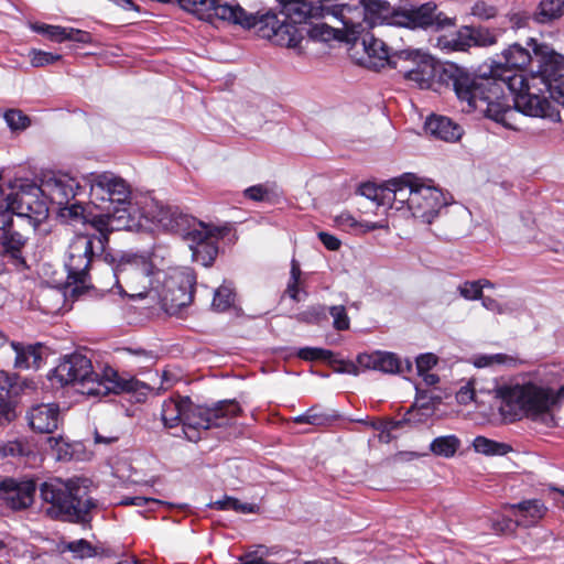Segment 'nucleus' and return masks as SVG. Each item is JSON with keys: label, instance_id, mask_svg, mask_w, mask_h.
<instances>
[{"label": "nucleus", "instance_id": "nucleus-1", "mask_svg": "<svg viewBox=\"0 0 564 564\" xmlns=\"http://www.w3.org/2000/svg\"><path fill=\"white\" fill-rule=\"evenodd\" d=\"M392 191L391 208L395 210L405 209L410 215L423 224H432L435 217L441 218L445 231L435 232L444 240H456L468 232H465L469 213L463 207L453 209L446 208V200L442 189L435 187L431 182L412 173L390 180Z\"/></svg>", "mask_w": 564, "mask_h": 564}, {"label": "nucleus", "instance_id": "nucleus-40", "mask_svg": "<svg viewBox=\"0 0 564 564\" xmlns=\"http://www.w3.org/2000/svg\"><path fill=\"white\" fill-rule=\"evenodd\" d=\"M14 378L6 371H0V414L7 416L11 411V390Z\"/></svg>", "mask_w": 564, "mask_h": 564}, {"label": "nucleus", "instance_id": "nucleus-10", "mask_svg": "<svg viewBox=\"0 0 564 564\" xmlns=\"http://www.w3.org/2000/svg\"><path fill=\"white\" fill-rule=\"evenodd\" d=\"M156 274V292L153 299L161 300L167 314L176 315L192 303L196 284V275L192 269L175 268Z\"/></svg>", "mask_w": 564, "mask_h": 564}, {"label": "nucleus", "instance_id": "nucleus-45", "mask_svg": "<svg viewBox=\"0 0 564 564\" xmlns=\"http://www.w3.org/2000/svg\"><path fill=\"white\" fill-rule=\"evenodd\" d=\"M297 356L303 360H325L328 364L336 361L334 352L323 348L304 347L299 350Z\"/></svg>", "mask_w": 564, "mask_h": 564}, {"label": "nucleus", "instance_id": "nucleus-3", "mask_svg": "<svg viewBox=\"0 0 564 564\" xmlns=\"http://www.w3.org/2000/svg\"><path fill=\"white\" fill-rule=\"evenodd\" d=\"M507 73L499 66L488 77L475 76L451 64L443 69L441 78L452 83L456 96L467 102L468 110H477L496 122L509 126L507 119L513 110L505 96V89L514 96V90L521 89L524 82L521 74Z\"/></svg>", "mask_w": 564, "mask_h": 564}, {"label": "nucleus", "instance_id": "nucleus-18", "mask_svg": "<svg viewBox=\"0 0 564 564\" xmlns=\"http://www.w3.org/2000/svg\"><path fill=\"white\" fill-rule=\"evenodd\" d=\"M392 68L398 69L404 78L421 89L430 88L436 75L434 61L419 52L403 50L392 62Z\"/></svg>", "mask_w": 564, "mask_h": 564}, {"label": "nucleus", "instance_id": "nucleus-6", "mask_svg": "<svg viewBox=\"0 0 564 564\" xmlns=\"http://www.w3.org/2000/svg\"><path fill=\"white\" fill-rule=\"evenodd\" d=\"M40 497L46 508V514L53 519L70 522H88L90 510L96 507L88 496L86 480L51 478L40 485Z\"/></svg>", "mask_w": 564, "mask_h": 564}, {"label": "nucleus", "instance_id": "nucleus-5", "mask_svg": "<svg viewBox=\"0 0 564 564\" xmlns=\"http://www.w3.org/2000/svg\"><path fill=\"white\" fill-rule=\"evenodd\" d=\"M59 386H74L88 397H105L109 393L137 391L140 382L133 378L124 379L113 369H107L100 377L94 371L90 358L82 352L64 356L48 376Z\"/></svg>", "mask_w": 564, "mask_h": 564}, {"label": "nucleus", "instance_id": "nucleus-23", "mask_svg": "<svg viewBox=\"0 0 564 564\" xmlns=\"http://www.w3.org/2000/svg\"><path fill=\"white\" fill-rule=\"evenodd\" d=\"M364 50L368 56V66L379 70L386 66L392 68V62L399 57V52H391L390 47L384 41L378 39L373 33L366 31L359 36Z\"/></svg>", "mask_w": 564, "mask_h": 564}, {"label": "nucleus", "instance_id": "nucleus-30", "mask_svg": "<svg viewBox=\"0 0 564 564\" xmlns=\"http://www.w3.org/2000/svg\"><path fill=\"white\" fill-rule=\"evenodd\" d=\"M509 509L516 517V524L522 527H530L535 524L545 514L544 505L536 499L521 501L516 505H507L505 507Z\"/></svg>", "mask_w": 564, "mask_h": 564}, {"label": "nucleus", "instance_id": "nucleus-22", "mask_svg": "<svg viewBox=\"0 0 564 564\" xmlns=\"http://www.w3.org/2000/svg\"><path fill=\"white\" fill-rule=\"evenodd\" d=\"M357 362L365 369L379 370L384 373H403L412 369V364L405 360L404 364L393 352L375 351L372 354H360Z\"/></svg>", "mask_w": 564, "mask_h": 564}, {"label": "nucleus", "instance_id": "nucleus-38", "mask_svg": "<svg viewBox=\"0 0 564 564\" xmlns=\"http://www.w3.org/2000/svg\"><path fill=\"white\" fill-rule=\"evenodd\" d=\"M389 187L390 181L387 182L384 188H380L371 183H365L359 187V193L366 198L376 202L377 205H383L386 200L392 203V191Z\"/></svg>", "mask_w": 564, "mask_h": 564}, {"label": "nucleus", "instance_id": "nucleus-12", "mask_svg": "<svg viewBox=\"0 0 564 564\" xmlns=\"http://www.w3.org/2000/svg\"><path fill=\"white\" fill-rule=\"evenodd\" d=\"M249 14L254 17L256 21L254 24L246 26L245 29L259 25L261 36L279 46L299 48L300 43L304 39V34L310 32L306 26L296 25L288 19H284L281 14L272 11L261 14L260 12H249Z\"/></svg>", "mask_w": 564, "mask_h": 564}, {"label": "nucleus", "instance_id": "nucleus-58", "mask_svg": "<svg viewBox=\"0 0 564 564\" xmlns=\"http://www.w3.org/2000/svg\"><path fill=\"white\" fill-rule=\"evenodd\" d=\"M335 360L336 361H333V364H329L333 367L334 371L339 373H350L354 376L359 375V368L352 361H345L336 358Z\"/></svg>", "mask_w": 564, "mask_h": 564}, {"label": "nucleus", "instance_id": "nucleus-11", "mask_svg": "<svg viewBox=\"0 0 564 564\" xmlns=\"http://www.w3.org/2000/svg\"><path fill=\"white\" fill-rule=\"evenodd\" d=\"M180 6L199 19L208 22L219 20L241 28L254 24V17L250 15L237 1L223 0H177Z\"/></svg>", "mask_w": 564, "mask_h": 564}, {"label": "nucleus", "instance_id": "nucleus-8", "mask_svg": "<svg viewBox=\"0 0 564 564\" xmlns=\"http://www.w3.org/2000/svg\"><path fill=\"white\" fill-rule=\"evenodd\" d=\"M158 272L164 271L138 254L122 257L116 268L110 270L119 293L132 300L154 297Z\"/></svg>", "mask_w": 564, "mask_h": 564}, {"label": "nucleus", "instance_id": "nucleus-34", "mask_svg": "<svg viewBox=\"0 0 564 564\" xmlns=\"http://www.w3.org/2000/svg\"><path fill=\"white\" fill-rule=\"evenodd\" d=\"M564 14V0H542L534 19L539 23H549Z\"/></svg>", "mask_w": 564, "mask_h": 564}, {"label": "nucleus", "instance_id": "nucleus-9", "mask_svg": "<svg viewBox=\"0 0 564 564\" xmlns=\"http://www.w3.org/2000/svg\"><path fill=\"white\" fill-rule=\"evenodd\" d=\"M15 193L6 198V207H0V234L12 231L13 215L26 218L36 228L48 217V207L40 198L41 189L29 180H20L13 186Z\"/></svg>", "mask_w": 564, "mask_h": 564}, {"label": "nucleus", "instance_id": "nucleus-44", "mask_svg": "<svg viewBox=\"0 0 564 564\" xmlns=\"http://www.w3.org/2000/svg\"><path fill=\"white\" fill-rule=\"evenodd\" d=\"M469 31L471 46H491L497 42L496 35L487 28L469 26Z\"/></svg>", "mask_w": 564, "mask_h": 564}, {"label": "nucleus", "instance_id": "nucleus-21", "mask_svg": "<svg viewBox=\"0 0 564 564\" xmlns=\"http://www.w3.org/2000/svg\"><path fill=\"white\" fill-rule=\"evenodd\" d=\"M36 482L32 478H7L0 482V500L12 510H23L34 502Z\"/></svg>", "mask_w": 564, "mask_h": 564}, {"label": "nucleus", "instance_id": "nucleus-35", "mask_svg": "<svg viewBox=\"0 0 564 564\" xmlns=\"http://www.w3.org/2000/svg\"><path fill=\"white\" fill-rule=\"evenodd\" d=\"M460 447V441L455 435L438 436L430 444V451L437 456L453 457Z\"/></svg>", "mask_w": 564, "mask_h": 564}, {"label": "nucleus", "instance_id": "nucleus-17", "mask_svg": "<svg viewBox=\"0 0 564 564\" xmlns=\"http://www.w3.org/2000/svg\"><path fill=\"white\" fill-rule=\"evenodd\" d=\"M225 235L223 229L199 221L185 232L183 239L188 242L193 261L210 267L218 254L217 241Z\"/></svg>", "mask_w": 564, "mask_h": 564}, {"label": "nucleus", "instance_id": "nucleus-28", "mask_svg": "<svg viewBox=\"0 0 564 564\" xmlns=\"http://www.w3.org/2000/svg\"><path fill=\"white\" fill-rule=\"evenodd\" d=\"M281 14L284 19L296 25L305 26V22L310 18L318 15V7L313 6L307 0H278Z\"/></svg>", "mask_w": 564, "mask_h": 564}, {"label": "nucleus", "instance_id": "nucleus-52", "mask_svg": "<svg viewBox=\"0 0 564 564\" xmlns=\"http://www.w3.org/2000/svg\"><path fill=\"white\" fill-rule=\"evenodd\" d=\"M471 14L480 20H489L495 18L497 14V9L494 6L486 3L485 1H477L471 7Z\"/></svg>", "mask_w": 564, "mask_h": 564}, {"label": "nucleus", "instance_id": "nucleus-55", "mask_svg": "<svg viewBox=\"0 0 564 564\" xmlns=\"http://www.w3.org/2000/svg\"><path fill=\"white\" fill-rule=\"evenodd\" d=\"M518 525L519 524H516V520L513 521L510 518L502 517L492 521L491 528L496 533L507 534L513 532Z\"/></svg>", "mask_w": 564, "mask_h": 564}, {"label": "nucleus", "instance_id": "nucleus-27", "mask_svg": "<svg viewBox=\"0 0 564 564\" xmlns=\"http://www.w3.org/2000/svg\"><path fill=\"white\" fill-rule=\"evenodd\" d=\"M11 350L8 354L6 364H12L14 369L25 370L30 368H39L42 356L40 354L41 345H25L13 341Z\"/></svg>", "mask_w": 564, "mask_h": 564}, {"label": "nucleus", "instance_id": "nucleus-16", "mask_svg": "<svg viewBox=\"0 0 564 564\" xmlns=\"http://www.w3.org/2000/svg\"><path fill=\"white\" fill-rule=\"evenodd\" d=\"M521 77L524 85L521 89L514 90V107L527 116L547 118L554 122L561 121L558 110L545 96V89H541L540 84L529 80L525 75L521 74Z\"/></svg>", "mask_w": 564, "mask_h": 564}, {"label": "nucleus", "instance_id": "nucleus-51", "mask_svg": "<svg viewBox=\"0 0 564 564\" xmlns=\"http://www.w3.org/2000/svg\"><path fill=\"white\" fill-rule=\"evenodd\" d=\"M458 291L467 300L482 299L481 281L465 282L458 286Z\"/></svg>", "mask_w": 564, "mask_h": 564}, {"label": "nucleus", "instance_id": "nucleus-50", "mask_svg": "<svg viewBox=\"0 0 564 564\" xmlns=\"http://www.w3.org/2000/svg\"><path fill=\"white\" fill-rule=\"evenodd\" d=\"M62 58L59 54H53L40 50H32L30 52V61L33 67H43L53 64Z\"/></svg>", "mask_w": 564, "mask_h": 564}, {"label": "nucleus", "instance_id": "nucleus-26", "mask_svg": "<svg viewBox=\"0 0 564 564\" xmlns=\"http://www.w3.org/2000/svg\"><path fill=\"white\" fill-rule=\"evenodd\" d=\"M41 194H46L50 199L59 205H67L75 196V181L66 176H53L43 182L42 186H37Z\"/></svg>", "mask_w": 564, "mask_h": 564}, {"label": "nucleus", "instance_id": "nucleus-61", "mask_svg": "<svg viewBox=\"0 0 564 564\" xmlns=\"http://www.w3.org/2000/svg\"><path fill=\"white\" fill-rule=\"evenodd\" d=\"M318 238L322 241V243L330 251H336L340 248V240L327 232L321 231L318 232Z\"/></svg>", "mask_w": 564, "mask_h": 564}, {"label": "nucleus", "instance_id": "nucleus-42", "mask_svg": "<svg viewBox=\"0 0 564 564\" xmlns=\"http://www.w3.org/2000/svg\"><path fill=\"white\" fill-rule=\"evenodd\" d=\"M64 550L72 552L77 558L93 557L97 554L96 549L85 539L67 542Z\"/></svg>", "mask_w": 564, "mask_h": 564}, {"label": "nucleus", "instance_id": "nucleus-43", "mask_svg": "<svg viewBox=\"0 0 564 564\" xmlns=\"http://www.w3.org/2000/svg\"><path fill=\"white\" fill-rule=\"evenodd\" d=\"M31 449L28 443L23 441H8L0 444V456L1 457H22L28 456Z\"/></svg>", "mask_w": 564, "mask_h": 564}, {"label": "nucleus", "instance_id": "nucleus-20", "mask_svg": "<svg viewBox=\"0 0 564 564\" xmlns=\"http://www.w3.org/2000/svg\"><path fill=\"white\" fill-rule=\"evenodd\" d=\"M100 208L107 210L106 214L96 215L91 218V226L98 231L97 236L91 237L93 240H97L100 245V250L105 249L108 243L109 234L119 230H131L138 224L134 217L124 207H110L100 206Z\"/></svg>", "mask_w": 564, "mask_h": 564}, {"label": "nucleus", "instance_id": "nucleus-53", "mask_svg": "<svg viewBox=\"0 0 564 564\" xmlns=\"http://www.w3.org/2000/svg\"><path fill=\"white\" fill-rule=\"evenodd\" d=\"M545 91L550 98L564 106V77L550 83V87L545 88Z\"/></svg>", "mask_w": 564, "mask_h": 564}, {"label": "nucleus", "instance_id": "nucleus-7", "mask_svg": "<svg viewBox=\"0 0 564 564\" xmlns=\"http://www.w3.org/2000/svg\"><path fill=\"white\" fill-rule=\"evenodd\" d=\"M496 395L501 400L499 410L506 421L527 417L547 427L554 426L555 398L549 390L532 383L505 386L496 390Z\"/></svg>", "mask_w": 564, "mask_h": 564}, {"label": "nucleus", "instance_id": "nucleus-19", "mask_svg": "<svg viewBox=\"0 0 564 564\" xmlns=\"http://www.w3.org/2000/svg\"><path fill=\"white\" fill-rule=\"evenodd\" d=\"M144 216L159 228L182 237L196 224L193 217L182 213L177 207L155 200L144 209Z\"/></svg>", "mask_w": 564, "mask_h": 564}, {"label": "nucleus", "instance_id": "nucleus-25", "mask_svg": "<svg viewBox=\"0 0 564 564\" xmlns=\"http://www.w3.org/2000/svg\"><path fill=\"white\" fill-rule=\"evenodd\" d=\"M502 56L505 64H498L492 67L491 74L499 66L503 67L507 72H509L508 74L511 75L522 74L520 70L524 69L525 67H529L530 72L531 68L535 65V54L529 45L528 47H523L522 45L514 43L503 51Z\"/></svg>", "mask_w": 564, "mask_h": 564}, {"label": "nucleus", "instance_id": "nucleus-2", "mask_svg": "<svg viewBox=\"0 0 564 564\" xmlns=\"http://www.w3.org/2000/svg\"><path fill=\"white\" fill-rule=\"evenodd\" d=\"M359 3L361 8L345 4L339 11L348 42H356L366 31L384 22L389 25L432 31L455 25V19L440 11L433 2L403 10H395L386 0H360Z\"/></svg>", "mask_w": 564, "mask_h": 564}, {"label": "nucleus", "instance_id": "nucleus-36", "mask_svg": "<svg viewBox=\"0 0 564 564\" xmlns=\"http://www.w3.org/2000/svg\"><path fill=\"white\" fill-rule=\"evenodd\" d=\"M473 447L477 453L487 456H502L512 451L509 444L496 442L485 436L475 437V440L473 441Z\"/></svg>", "mask_w": 564, "mask_h": 564}, {"label": "nucleus", "instance_id": "nucleus-59", "mask_svg": "<svg viewBox=\"0 0 564 564\" xmlns=\"http://www.w3.org/2000/svg\"><path fill=\"white\" fill-rule=\"evenodd\" d=\"M245 196L254 202H263L269 198V191L263 185H254L245 191Z\"/></svg>", "mask_w": 564, "mask_h": 564}, {"label": "nucleus", "instance_id": "nucleus-29", "mask_svg": "<svg viewBox=\"0 0 564 564\" xmlns=\"http://www.w3.org/2000/svg\"><path fill=\"white\" fill-rule=\"evenodd\" d=\"M424 129L426 133L447 142H455L463 134L462 128L452 119L443 116H431L426 119Z\"/></svg>", "mask_w": 564, "mask_h": 564}, {"label": "nucleus", "instance_id": "nucleus-14", "mask_svg": "<svg viewBox=\"0 0 564 564\" xmlns=\"http://www.w3.org/2000/svg\"><path fill=\"white\" fill-rule=\"evenodd\" d=\"M527 44L535 54V65L525 76L529 80L540 84V88L545 89L550 87V83L564 77V55L535 39H529Z\"/></svg>", "mask_w": 564, "mask_h": 564}, {"label": "nucleus", "instance_id": "nucleus-48", "mask_svg": "<svg viewBox=\"0 0 564 564\" xmlns=\"http://www.w3.org/2000/svg\"><path fill=\"white\" fill-rule=\"evenodd\" d=\"M329 314L333 317V326L337 330H347L350 326V321L344 305H334L329 307Z\"/></svg>", "mask_w": 564, "mask_h": 564}, {"label": "nucleus", "instance_id": "nucleus-33", "mask_svg": "<svg viewBox=\"0 0 564 564\" xmlns=\"http://www.w3.org/2000/svg\"><path fill=\"white\" fill-rule=\"evenodd\" d=\"M473 364L477 368H496V367H508L514 368L520 364V359L517 356L508 354H494V355H478L473 359Z\"/></svg>", "mask_w": 564, "mask_h": 564}, {"label": "nucleus", "instance_id": "nucleus-54", "mask_svg": "<svg viewBox=\"0 0 564 564\" xmlns=\"http://www.w3.org/2000/svg\"><path fill=\"white\" fill-rule=\"evenodd\" d=\"M415 361L419 375H424L437 364V357L431 352L422 354Z\"/></svg>", "mask_w": 564, "mask_h": 564}, {"label": "nucleus", "instance_id": "nucleus-46", "mask_svg": "<svg viewBox=\"0 0 564 564\" xmlns=\"http://www.w3.org/2000/svg\"><path fill=\"white\" fill-rule=\"evenodd\" d=\"M3 118L11 130H24L31 123L30 118L18 109L6 111Z\"/></svg>", "mask_w": 564, "mask_h": 564}, {"label": "nucleus", "instance_id": "nucleus-31", "mask_svg": "<svg viewBox=\"0 0 564 564\" xmlns=\"http://www.w3.org/2000/svg\"><path fill=\"white\" fill-rule=\"evenodd\" d=\"M25 242L26 239L15 230L0 234L2 256L11 259L17 264H25V260L22 256V250L25 246Z\"/></svg>", "mask_w": 564, "mask_h": 564}, {"label": "nucleus", "instance_id": "nucleus-57", "mask_svg": "<svg viewBox=\"0 0 564 564\" xmlns=\"http://www.w3.org/2000/svg\"><path fill=\"white\" fill-rule=\"evenodd\" d=\"M474 380H469L465 386H463L458 392L456 393V400L460 404H468L474 400L475 389H474Z\"/></svg>", "mask_w": 564, "mask_h": 564}, {"label": "nucleus", "instance_id": "nucleus-64", "mask_svg": "<svg viewBox=\"0 0 564 564\" xmlns=\"http://www.w3.org/2000/svg\"><path fill=\"white\" fill-rule=\"evenodd\" d=\"M13 341H10L8 336L0 330V358L6 364L9 351L12 349Z\"/></svg>", "mask_w": 564, "mask_h": 564}, {"label": "nucleus", "instance_id": "nucleus-13", "mask_svg": "<svg viewBox=\"0 0 564 564\" xmlns=\"http://www.w3.org/2000/svg\"><path fill=\"white\" fill-rule=\"evenodd\" d=\"M94 256V240L89 236L78 235L69 243L65 267L68 284H74L73 293L82 294L91 286L88 271Z\"/></svg>", "mask_w": 564, "mask_h": 564}, {"label": "nucleus", "instance_id": "nucleus-24", "mask_svg": "<svg viewBox=\"0 0 564 564\" xmlns=\"http://www.w3.org/2000/svg\"><path fill=\"white\" fill-rule=\"evenodd\" d=\"M30 427L39 433H53L59 422V408L54 403L33 405L26 414Z\"/></svg>", "mask_w": 564, "mask_h": 564}, {"label": "nucleus", "instance_id": "nucleus-62", "mask_svg": "<svg viewBox=\"0 0 564 564\" xmlns=\"http://www.w3.org/2000/svg\"><path fill=\"white\" fill-rule=\"evenodd\" d=\"M119 438H120V435L118 432H109L107 434H104L99 431H95V442L97 444L109 445V444L117 442Z\"/></svg>", "mask_w": 564, "mask_h": 564}, {"label": "nucleus", "instance_id": "nucleus-60", "mask_svg": "<svg viewBox=\"0 0 564 564\" xmlns=\"http://www.w3.org/2000/svg\"><path fill=\"white\" fill-rule=\"evenodd\" d=\"M148 503H156L163 505L164 502L154 498H147L142 496L137 497H126L120 501L121 506H135V507H144Z\"/></svg>", "mask_w": 564, "mask_h": 564}, {"label": "nucleus", "instance_id": "nucleus-4", "mask_svg": "<svg viewBox=\"0 0 564 564\" xmlns=\"http://www.w3.org/2000/svg\"><path fill=\"white\" fill-rule=\"evenodd\" d=\"M241 412L236 400H223L214 406H204L194 404L189 397L175 395L163 401L161 421L165 429L182 424L184 436L191 442H198L204 432L231 424Z\"/></svg>", "mask_w": 564, "mask_h": 564}, {"label": "nucleus", "instance_id": "nucleus-56", "mask_svg": "<svg viewBox=\"0 0 564 564\" xmlns=\"http://www.w3.org/2000/svg\"><path fill=\"white\" fill-rule=\"evenodd\" d=\"M66 41L78 42L83 44H89L93 42L91 34L87 31L67 28L66 29Z\"/></svg>", "mask_w": 564, "mask_h": 564}, {"label": "nucleus", "instance_id": "nucleus-63", "mask_svg": "<svg viewBox=\"0 0 564 564\" xmlns=\"http://www.w3.org/2000/svg\"><path fill=\"white\" fill-rule=\"evenodd\" d=\"M336 224L343 228L360 227V224L349 213L338 215L336 217Z\"/></svg>", "mask_w": 564, "mask_h": 564}, {"label": "nucleus", "instance_id": "nucleus-47", "mask_svg": "<svg viewBox=\"0 0 564 564\" xmlns=\"http://www.w3.org/2000/svg\"><path fill=\"white\" fill-rule=\"evenodd\" d=\"M295 319L306 324H319L326 319L325 307L323 305H314L307 310L296 314Z\"/></svg>", "mask_w": 564, "mask_h": 564}, {"label": "nucleus", "instance_id": "nucleus-37", "mask_svg": "<svg viewBox=\"0 0 564 564\" xmlns=\"http://www.w3.org/2000/svg\"><path fill=\"white\" fill-rule=\"evenodd\" d=\"M216 510H234L239 513H257L259 507L254 503L241 502L234 497L226 496L224 499L210 502L208 505Z\"/></svg>", "mask_w": 564, "mask_h": 564}, {"label": "nucleus", "instance_id": "nucleus-15", "mask_svg": "<svg viewBox=\"0 0 564 564\" xmlns=\"http://www.w3.org/2000/svg\"><path fill=\"white\" fill-rule=\"evenodd\" d=\"M90 196L99 206L109 204L113 207H124L130 212L131 187L122 177L111 172L91 174Z\"/></svg>", "mask_w": 564, "mask_h": 564}, {"label": "nucleus", "instance_id": "nucleus-32", "mask_svg": "<svg viewBox=\"0 0 564 564\" xmlns=\"http://www.w3.org/2000/svg\"><path fill=\"white\" fill-rule=\"evenodd\" d=\"M469 34V26H463L454 33L438 36L436 39V46L446 53L467 51L471 47Z\"/></svg>", "mask_w": 564, "mask_h": 564}, {"label": "nucleus", "instance_id": "nucleus-49", "mask_svg": "<svg viewBox=\"0 0 564 564\" xmlns=\"http://www.w3.org/2000/svg\"><path fill=\"white\" fill-rule=\"evenodd\" d=\"M66 29L59 25H48V24H35L33 25V30L37 33L45 34L48 39L55 42H64L66 41Z\"/></svg>", "mask_w": 564, "mask_h": 564}, {"label": "nucleus", "instance_id": "nucleus-39", "mask_svg": "<svg viewBox=\"0 0 564 564\" xmlns=\"http://www.w3.org/2000/svg\"><path fill=\"white\" fill-rule=\"evenodd\" d=\"M334 416L322 412L317 406H312L305 413L297 415L293 419V421L297 424H311L315 426H326L329 425L333 421Z\"/></svg>", "mask_w": 564, "mask_h": 564}, {"label": "nucleus", "instance_id": "nucleus-41", "mask_svg": "<svg viewBox=\"0 0 564 564\" xmlns=\"http://www.w3.org/2000/svg\"><path fill=\"white\" fill-rule=\"evenodd\" d=\"M235 296L231 284L225 282L215 291L212 306L217 312H225L234 304Z\"/></svg>", "mask_w": 564, "mask_h": 564}]
</instances>
